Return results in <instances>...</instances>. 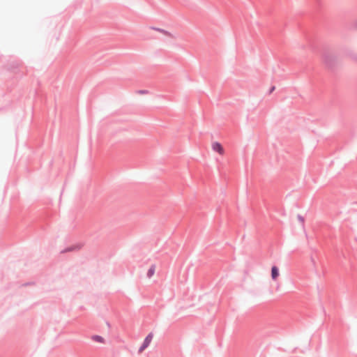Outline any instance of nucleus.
Here are the masks:
<instances>
[{
	"label": "nucleus",
	"instance_id": "3",
	"mask_svg": "<svg viewBox=\"0 0 357 357\" xmlns=\"http://www.w3.org/2000/svg\"><path fill=\"white\" fill-rule=\"evenodd\" d=\"M153 338V335L149 334L144 340L143 344L139 349V352H142L145 348H146L151 343Z\"/></svg>",
	"mask_w": 357,
	"mask_h": 357
},
{
	"label": "nucleus",
	"instance_id": "4",
	"mask_svg": "<svg viewBox=\"0 0 357 357\" xmlns=\"http://www.w3.org/2000/svg\"><path fill=\"white\" fill-rule=\"evenodd\" d=\"M91 339L96 342H98V343H101V344L105 343V339L100 335H93L91 337Z\"/></svg>",
	"mask_w": 357,
	"mask_h": 357
},
{
	"label": "nucleus",
	"instance_id": "6",
	"mask_svg": "<svg viewBox=\"0 0 357 357\" xmlns=\"http://www.w3.org/2000/svg\"><path fill=\"white\" fill-rule=\"evenodd\" d=\"M158 30H159L160 31L162 32V33H167V32H166V31H165L164 30H160V29H158Z\"/></svg>",
	"mask_w": 357,
	"mask_h": 357
},
{
	"label": "nucleus",
	"instance_id": "5",
	"mask_svg": "<svg viewBox=\"0 0 357 357\" xmlns=\"http://www.w3.org/2000/svg\"><path fill=\"white\" fill-rule=\"evenodd\" d=\"M154 273H155V267L152 266L148 271V273H147L148 277L149 278L152 277Z\"/></svg>",
	"mask_w": 357,
	"mask_h": 357
},
{
	"label": "nucleus",
	"instance_id": "1",
	"mask_svg": "<svg viewBox=\"0 0 357 357\" xmlns=\"http://www.w3.org/2000/svg\"><path fill=\"white\" fill-rule=\"evenodd\" d=\"M211 148L213 151L218 153L220 155H223L225 154V149L222 145L218 142H212Z\"/></svg>",
	"mask_w": 357,
	"mask_h": 357
},
{
	"label": "nucleus",
	"instance_id": "2",
	"mask_svg": "<svg viewBox=\"0 0 357 357\" xmlns=\"http://www.w3.org/2000/svg\"><path fill=\"white\" fill-rule=\"evenodd\" d=\"M271 279L273 281H276L280 275V271L278 267L273 266L271 268Z\"/></svg>",
	"mask_w": 357,
	"mask_h": 357
}]
</instances>
